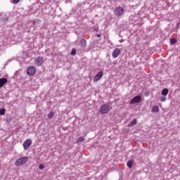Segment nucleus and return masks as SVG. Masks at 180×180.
Returning <instances> with one entry per match:
<instances>
[{"label":"nucleus","instance_id":"nucleus-15","mask_svg":"<svg viewBox=\"0 0 180 180\" xmlns=\"http://www.w3.org/2000/svg\"><path fill=\"white\" fill-rule=\"evenodd\" d=\"M133 162H134L133 160H129L127 162V165L128 168H131V167H133Z\"/></svg>","mask_w":180,"mask_h":180},{"label":"nucleus","instance_id":"nucleus-18","mask_svg":"<svg viewBox=\"0 0 180 180\" xmlns=\"http://www.w3.org/2000/svg\"><path fill=\"white\" fill-rule=\"evenodd\" d=\"M5 112H6L5 108L0 109V115H5Z\"/></svg>","mask_w":180,"mask_h":180},{"label":"nucleus","instance_id":"nucleus-9","mask_svg":"<svg viewBox=\"0 0 180 180\" xmlns=\"http://www.w3.org/2000/svg\"><path fill=\"white\" fill-rule=\"evenodd\" d=\"M120 54V49L117 48L112 51V56L113 58H117Z\"/></svg>","mask_w":180,"mask_h":180},{"label":"nucleus","instance_id":"nucleus-4","mask_svg":"<svg viewBox=\"0 0 180 180\" xmlns=\"http://www.w3.org/2000/svg\"><path fill=\"white\" fill-rule=\"evenodd\" d=\"M109 110H110V106H109L108 105H103L100 109L101 113L103 114L108 113Z\"/></svg>","mask_w":180,"mask_h":180},{"label":"nucleus","instance_id":"nucleus-12","mask_svg":"<svg viewBox=\"0 0 180 180\" xmlns=\"http://www.w3.org/2000/svg\"><path fill=\"white\" fill-rule=\"evenodd\" d=\"M168 92H169V90H168V89H163L162 90V95H163V96H167L168 95Z\"/></svg>","mask_w":180,"mask_h":180},{"label":"nucleus","instance_id":"nucleus-16","mask_svg":"<svg viewBox=\"0 0 180 180\" xmlns=\"http://www.w3.org/2000/svg\"><path fill=\"white\" fill-rule=\"evenodd\" d=\"M54 116V112L51 111L50 113L48 114V118L51 119Z\"/></svg>","mask_w":180,"mask_h":180},{"label":"nucleus","instance_id":"nucleus-5","mask_svg":"<svg viewBox=\"0 0 180 180\" xmlns=\"http://www.w3.org/2000/svg\"><path fill=\"white\" fill-rule=\"evenodd\" d=\"M27 74L30 76L34 75V74H36V68H34V66H31L28 68L27 70Z\"/></svg>","mask_w":180,"mask_h":180},{"label":"nucleus","instance_id":"nucleus-24","mask_svg":"<svg viewBox=\"0 0 180 180\" xmlns=\"http://www.w3.org/2000/svg\"><path fill=\"white\" fill-rule=\"evenodd\" d=\"M20 0H13V4H19V1H20Z\"/></svg>","mask_w":180,"mask_h":180},{"label":"nucleus","instance_id":"nucleus-21","mask_svg":"<svg viewBox=\"0 0 180 180\" xmlns=\"http://www.w3.org/2000/svg\"><path fill=\"white\" fill-rule=\"evenodd\" d=\"M161 102H165V101H167V97L163 96L160 98Z\"/></svg>","mask_w":180,"mask_h":180},{"label":"nucleus","instance_id":"nucleus-19","mask_svg":"<svg viewBox=\"0 0 180 180\" xmlns=\"http://www.w3.org/2000/svg\"><path fill=\"white\" fill-rule=\"evenodd\" d=\"M176 43V39H170V44H174Z\"/></svg>","mask_w":180,"mask_h":180},{"label":"nucleus","instance_id":"nucleus-6","mask_svg":"<svg viewBox=\"0 0 180 180\" xmlns=\"http://www.w3.org/2000/svg\"><path fill=\"white\" fill-rule=\"evenodd\" d=\"M102 77H103V72L100 71L97 75H96L94 76V82H98V81H99V79H101V78H102Z\"/></svg>","mask_w":180,"mask_h":180},{"label":"nucleus","instance_id":"nucleus-17","mask_svg":"<svg viewBox=\"0 0 180 180\" xmlns=\"http://www.w3.org/2000/svg\"><path fill=\"white\" fill-rule=\"evenodd\" d=\"M85 139H84V137L80 136L77 139V143H82Z\"/></svg>","mask_w":180,"mask_h":180},{"label":"nucleus","instance_id":"nucleus-25","mask_svg":"<svg viewBox=\"0 0 180 180\" xmlns=\"http://www.w3.org/2000/svg\"><path fill=\"white\" fill-rule=\"evenodd\" d=\"M11 120H12V118H11V117L7 118V122H11Z\"/></svg>","mask_w":180,"mask_h":180},{"label":"nucleus","instance_id":"nucleus-7","mask_svg":"<svg viewBox=\"0 0 180 180\" xmlns=\"http://www.w3.org/2000/svg\"><path fill=\"white\" fill-rule=\"evenodd\" d=\"M32 146V140L31 139H27L24 143H23V147L25 150H27L29 147Z\"/></svg>","mask_w":180,"mask_h":180},{"label":"nucleus","instance_id":"nucleus-10","mask_svg":"<svg viewBox=\"0 0 180 180\" xmlns=\"http://www.w3.org/2000/svg\"><path fill=\"white\" fill-rule=\"evenodd\" d=\"M8 82V79H6V78H1L0 79V88H2V86L4 85H5V84H6Z\"/></svg>","mask_w":180,"mask_h":180},{"label":"nucleus","instance_id":"nucleus-14","mask_svg":"<svg viewBox=\"0 0 180 180\" xmlns=\"http://www.w3.org/2000/svg\"><path fill=\"white\" fill-rule=\"evenodd\" d=\"M135 124H137V120L134 119V120H132L130 124L128 125L129 127H131L133 126H134Z\"/></svg>","mask_w":180,"mask_h":180},{"label":"nucleus","instance_id":"nucleus-8","mask_svg":"<svg viewBox=\"0 0 180 180\" xmlns=\"http://www.w3.org/2000/svg\"><path fill=\"white\" fill-rule=\"evenodd\" d=\"M44 63V59H43V57L39 56L35 59V64L37 65H41Z\"/></svg>","mask_w":180,"mask_h":180},{"label":"nucleus","instance_id":"nucleus-11","mask_svg":"<svg viewBox=\"0 0 180 180\" xmlns=\"http://www.w3.org/2000/svg\"><path fill=\"white\" fill-rule=\"evenodd\" d=\"M80 44H81V47H82L83 49H85V47H86V40L82 39L80 41Z\"/></svg>","mask_w":180,"mask_h":180},{"label":"nucleus","instance_id":"nucleus-22","mask_svg":"<svg viewBox=\"0 0 180 180\" xmlns=\"http://www.w3.org/2000/svg\"><path fill=\"white\" fill-rule=\"evenodd\" d=\"M39 169H44V166L43 165V164L39 165Z\"/></svg>","mask_w":180,"mask_h":180},{"label":"nucleus","instance_id":"nucleus-3","mask_svg":"<svg viewBox=\"0 0 180 180\" xmlns=\"http://www.w3.org/2000/svg\"><path fill=\"white\" fill-rule=\"evenodd\" d=\"M141 101V96H136L134 97L129 102L130 105H134V103H140Z\"/></svg>","mask_w":180,"mask_h":180},{"label":"nucleus","instance_id":"nucleus-2","mask_svg":"<svg viewBox=\"0 0 180 180\" xmlns=\"http://www.w3.org/2000/svg\"><path fill=\"white\" fill-rule=\"evenodd\" d=\"M26 162H27V157H22L16 160L15 165L20 167V165H23V164H26Z\"/></svg>","mask_w":180,"mask_h":180},{"label":"nucleus","instance_id":"nucleus-27","mask_svg":"<svg viewBox=\"0 0 180 180\" xmlns=\"http://www.w3.org/2000/svg\"><path fill=\"white\" fill-rule=\"evenodd\" d=\"M98 37H101V34H97L96 35Z\"/></svg>","mask_w":180,"mask_h":180},{"label":"nucleus","instance_id":"nucleus-20","mask_svg":"<svg viewBox=\"0 0 180 180\" xmlns=\"http://www.w3.org/2000/svg\"><path fill=\"white\" fill-rule=\"evenodd\" d=\"M77 54V50L75 49H73L71 52V56H75Z\"/></svg>","mask_w":180,"mask_h":180},{"label":"nucleus","instance_id":"nucleus-23","mask_svg":"<svg viewBox=\"0 0 180 180\" xmlns=\"http://www.w3.org/2000/svg\"><path fill=\"white\" fill-rule=\"evenodd\" d=\"M40 20H34V25H36L37 23H40Z\"/></svg>","mask_w":180,"mask_h":180},{"label":"nucleus","instance_id":"nucleus-1","mask_svg":"<svg viewBox=\"0 0 180 180\" xmlns=\"http://www.w3.org/2000/svg\"><path fill=\"white\" fill-rule=\"evenodd\" d=\"M114 15H115V16H122L124 15V8L121 6L115 8L114 10Z\"/></svg>","mask_w":180,"mask_h":180},{"label":"nucleus","instance_id":"nucleus-13","mask_svg":"<svg viewBox=\"0 0 180 180\" xmlns=\"http://www.w3.org/2000/svg\"><path fill=\"white\" fill-rule=\"evenodd\" d=\"M160 110V108L157 105H154L153 108H152V112L153 113H157V112H158Z\"/></svg>","mask_w":180,"mask_h":180},{"label":"nucleus","instance_id":"nucleus-26","mask_svg":"<svg viewBox=\"0 0 180 180\" xmlns=\"http://www.w3.org/2000/svg\"><path fill=\"white\" fill-rule=\"evenodd\" d=\"M178 27H179V23L176 24V28L178 29Z\"/></svg>","mask_w":180,"mask_h":180}]
</instances>
